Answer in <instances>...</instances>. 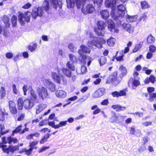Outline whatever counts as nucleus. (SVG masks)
I'll return each mask as SVG.
<instances>
[{"mask_svg": "<svg viewBox=\"0 0 156 156\" xmlns=\"http://www.w3.org/2000/svg\"><path fill=\"white\" fill-rule=\"evenodd\" d=\"M43 13V10L41 7H35L33 9L31 13L29 12H25L24 14L20 13L18 16L19 22L21 26H24L25 24V22L28 23L30 21V14L32 15L33 18L35 19L37 16H41Z\"/></svg>", "mask_w": 156, "mask_h": 156, "instance_id": "nucleus-1", "label": "nucleus"}, {"mask_svg": "<svg viewBox=\"0 0 156 156\" xmlns=\"http://www.w3.org/2000/svg\"><path fill=\"white\" fill-rule=\"evenodd\" d=\"M87 0H76V4L77 8L80 9L82 5V12L85 14L91 13L94 12L95 9L92 4H88L85 5Z\"/></svg>", "mask_w": 156, "mask_h": 156, "instance_id": "nucleus-2", "label": "nucleus"}, {"mask_svg": "<svg viewBox=\"0 0 156 156\" xmlns=\"http://www.w3.org/2000/svg\"><path fill=\"white\" fill-rule=\"evenodd\" d=\"M89 35L92 40L91 41V44L97 48H101L102 44L105 42V40L102 38L95 37L93 33L91 32L89 33Z\"/></svg>", "mask_w": 156, "mask_h": 156, "instance_id": "nucleus-3", "label": "nucleus"}, {"mask_svg": "<svg viewBox=\"0 0 156 156\" xmlns=\"http://www.w3.org/2000/svg\"><path fill=\"white\" fill-rule=\"evenodd\" d=\"M118 72L115 71L114 72L111 73L108 77V84L111 83L113 87H116L120 82L117 76Z\"/></svg>", "mask_w": 156, "mask_h": 156, "instance_id": "nucleus-4", "label": "nucleus"}, {"mask_svg": "<svg viewBox=\"0 0 156 156\" xmlns=\"http://www.w3.org/2000/svg\"><path fill=\"white\" fill-rule=\"evenodd\" d=\"M97 27H95L94 31L99 36H102L104 34V30L105 28V23L102 20L98 21L97 23Z\"/></svg>", "mask_w": 156, "mask_h": 156, "instance_id": "nucleus-5", "label": "nucleus"}, {"mask_svg": "<svg viewBox=\"0 0 156 156\" xmlns=\"http://www.w3.org/2000/svg\"><path fill=\"white\" fill-rule=\"evenodd\" d=\"M140 77H130L128 82V87H130L131 84L132 89H136V88L140 84Z\"/></svg>", "mask_w": 156, "mask_h": 156, "instance_id": "nucleus-6", "label": "nucleus"}, {"mask_svg": "<svg viewBox=\"0 0 156 156\" xmlns=\"http://www.w3.org/2000/svg\"><path fill=\"white\" fill-rule=\"evenodd\" d=\"M88 50L87 53H90V49H79L78 53L80 55L79 57V60L80 62L83 65L86 64V60L88 58V56L86 55V50Z\"/></svg>", "mask_w": 156, "mask_h": 156, "instance_id": "nucleus-7", "label": "nucleus"}, {"mask_svg": "<svg viewBox=\"0 0 156 156\" xmlns=\"http://www.w3.org/2000/svg\"><path fill=\"white\" fill-rule=\"evenodd\" d=\"M7 146V145L5 144L2 147L3 152L7 154H9V152L13 153L15 151L19 149L18 146H14L10 145L8 147Z\"/></svg>", "mask_w": 156, "mask_h": 156, "instance_id": "nucleus-8", "label": "nucleus"}, {"mask_svg": "<svg viewBox=\"0 0 156 156\" xmlns=\"http://www.w3.org/2000/svg\"><path fill=\"white\" fill-rule=\"evenodd\" d=\"M39 98L43 100L44 98H47L49 96L47 89L44 87L38 88L37 90Z\"/></svg>", "mask_w": 156, "mask_h": 156, "instance_id": "nucleus-9", "label": "nucleus"}, {"mask_svg": "<svg viewBox=\"0 0 156 156\" xmlns=\"http://www.w3.org/2000/svg\"><path fill=\"white\" fill-rule=\"evenodd\" d=\"M108 29L112 34L115 33H118L119 32V30L116 28L114 21L111 19L108 20Z\"/></svg>", "mask_w": 156, "mask_h": 156, "instance_id": "nucleus-10", "label": "nucleus"}, {"mask_svg": "<svg viewBox=\"0 0 156 156\" xmlns=\"http://www.w3.org/2000/svg\"><path fill=\"white\" fill-rule=\"evenodd\" d=\"M110 16L114 20H119L117 23H119L120 19L123 16L121 14L116 10V9H112L110 12Z\"/></svg>", "mask_w": 156, "mask_h": 156, "instance_id": "nucleus-11", "label": "nucleus"}, {"mask_svg": "<svg viewBox=\"0 0 156 156\" xmlns=\"http://www.w3.org/2000/svg\"><path fill=\"white\" fill-rule=\"evenodd\" d=\"M117 24L119 25H122L123 28L130 33H132L134 31L133 27L129 24L124 23L122 24L121 21H120Z\"/></svg>", "mask_w": 156, "mask_h": 156, "instance_id": "nucleus-12", "label": "nucleus"}, {"mask_svg": "<svg viewBox=\"0 0 156 156\" xmlns=\"http://www.w3.org/2000/svg\"><path fill=\"white\" fill-rule=\"evenodd\" d=\"M44 85L51 92H54L56 90L55 84L48 79L45 80Z\"/></svg>", "mask_w": 156, "mask_h": 156, "instance_id": "nucleus-13", "label": "nucleus"}, {"mask_svg": "<svg viewBox=\"0 0 156 156\" xmlns=\"http://www.w3.org/2000/svg\"><path fill=\"white\" fill-rule=\"evenodd\" d=\"M31 101L28 99H25L23 100L24 107L25 109H30L34 106V102Z\"/></svg>", "mask_w": 156, "mask_h": 156, "instance_id": "nucleus-14", "label": "nucleus"}, {"mask_svg": "<svg viewBox=\"0 0 156 156\" xmlns=\"http://www.w3.org/2000/svg\"><path fill=\"white\" fill-rule=\"evenodd\" d=\"M51 76L54 81L58 84L60 83L61 78L63 76L58 74L57 73L53 72L51 74Z\"/></svg>", "mask_w": 156, "mask_h": 156, "instance_id": "nucleus-15", "label": "nucleus"}, {"mask_svg": "<svg viewBox=\"0 0 156 156\" xmlns=\"http://www.w3.org/2000/svg\"><path fill=\"white\" fill-rule=\"evenodd\" d=\"M105 89L104 88H100L95 91L93 94L94 98H98L102 96L105 93Z\"/></svg>", "mask_w": 156, "mask_h": 156, "instance_id": "nucleus-16", "label": "nucleus"}, {"mask_svg": "<svg viewBox=\"0 0 156 156\" xmlns=\"http://www.w3.org/2000/svg\"><path fill=\"white\" fill-rule=\"evenodd\" d=\"M130 49H124L122 50L121 51V52H120V55H119L118 56H117V55L119 53V51H116V53L115 55H116V60L117 61L120 62L121 61H123L124 60V59L123 58V57L124 55V54L123 53L125 50L126 51V53H127L128 52Z\"/></svg>", "mask_w": 156, "mask_h": 156, "instance_id": "nucleus-17", "label": "nucleus"}, {"mask_svg": "<svg viewBox=\"0 0 156 156\" xmlns=\"http://www.w3.org/2000/svg\"><path fill=\"white\" fill-rule=\"evenodd\" d=\"M119 70L121 72V73L119 75V77L122 79L125 76L127 73V70L126 67L123 65H121L119 68Z\"/></svg>", "mask_w": 156, "mask_h": 156, "instance_id": "nucleus-18", "label": "nucleus"}, {"mask_svg": "<svg viewBox=\"0 0 156 156\" xmlns=\"http://www.w3.org/2000/svg\"><path fill=\"white\" fill-rule=\"evenodd\" d=\"M62 3L61 0H51V4L55 9L58 6L60 9H62Z\"/></svg>", "mask_w": 156, "mask_h": 156, "instance_id": "nucleus-19", "label": "nucleus"}, {"mask_svg": "<svg viewBox=\"0 0 156 156\" xmlns=\"http://www.w3.org/2000/svg\"><path fill=\"white\" fill-rule=\"evenodd\" d=\"M111 107L113 109L115 110L117 112L124 111L126 109V107L122 106L119 104L113 105L111 106Z\"/></svg>", "mask_w": 156, "mask_h": 156, "instance_id": "nucleus-20", "label": "nucleus"}, {"mask_svg": "<svg viewBox=\"0 0 156 156\" xmlns=\"http://www.w3.org/2000/svg\"><path fill=\"white\" fill-rule=\"evenodd\" d=\"M117 0H108V8L112 9H116Z\"/></svg>", "mask_w": 156, "mask_h": 156, "instance_id": "nucleus-21", "label": "nucleus"}, {"mask_svg": "<svg viewBox=\"0 0 156 156\" xmlns=\"http://www.w3.org/2000/svg\"><path fill=\"white\" fill-rule=\"evenodd\" d=\"M116 10L121 14L122 15L124 16L125 14V11L126 10V7L122 4H120L117 6Z\"/></svg>", "mask_w": 156, "mask_h": 156, "instance_id": "nucleus-22", "label": "nucleus"}, {"mask_svg": "<svg viewBox=\"0 0 156 156\" xmlns=\"http://www.w3.org/2000/svg\"><path fill=\"white\" fill-rule=\"evenodd\" d=\"M55 94L56 96L59 98H65L66 95V93L62 90H57Z\"/></svg>", "mask_w": 156, "mask_h": 156, "instance_id": "nucleus-23", "label": "nucleus"}, {"mask_svg": "<svg viewBox=\"0 0 156 156\" xmlns=\"http://www.w3.org/2000/svg\"><path fill=\"white\" fill-rule=\"evenodd\" d=\"M63 73L67 77L70 78L72 75V73L71 70L66 68L63 67L62 69Z\"/></svg>", "mask_w": 156, "mask_h": 156, "instance_id": "nucleus-24", "label": "nucleus"}, {"mask_svg": "<svg viewBox=\"0 0 156 156\" xmlns=\"http://www.w3.org/2000/svg\"><path fill=\"white\" fill-rule=\"evenodd\" d=\"M112 116L110 118L109 121L112 123H117V114L113 111H111Z\"/></svg>", "mask_w": 156, "mask_h": 156, "instance_id": "nucleus-25", "label": "nucleus"}, {"mask_svg": "<svg viewBox=\"0 0 156 156\" xmlns=\"http://www.w3.org/2000/svg\"><path fill=\"white\" fill-rule=\"evenodd\" d=\"M29 93L31 96L30 99L33 101H35L37 98V96L35 92L33 90L32 88H31V90Z\"/></svg>", "mask_w": 156, "mask_h": 156, "instance_id": "nucleus-26", "label": "nucleus"}, {"mask_svg": "<svg viewBox=\"0 0 156 156\" xmlns=\"http://www.w3.org/2000/svg\"><path fill=\"white\" fill-rule=\"evenodd\" d=\"M51 135V134L49 133H47L44 135L40 141V144H43L46 142L48 141V139H49Z\"/></svg>", "mask_w": 156, "mask_h": 156, "instance_id": "nucleus-27", "label": "nucleus"}, {"mask_svg": "<svg viewBox=\"0 0 156 156\" xmlns=\"http://www.w3.org/2000/svg\"><path fill=\"white\" fill-rule=\"evenodd\" d=\"M18 109L19 110H21L23 109L24 106V103L22 98H20L17 101Z\"/></svg>", "mask_w": 156, "mask_h": 156, "instance_id": "nucleus-28", "label": "nucleus"}, {"mask_svg": "<svg viewBox=\"0 0 156 156\" xmlns=\"http://www.w3.org/2000/svg\"><path fill=\"white\" fill-rule=\"evenodd\" d=\"M31 88L32 87L31 86H28L27 84L24 85L22 88L24 95H27V92L28 90H29V92L31 90Z\"/></svg>", "mask_w": 156, "mask_h": 156, "instance_id": "nucleus-29", "label": "nucleus"}, {"mask_svg": "<svg viewBox=\"0 0 156 156\" xmlns=\"http://www.w3.org/2000/svg\"><path fill=\"white\" fill-rule=\"evenodd\" d=\"M67 6L68 8L73 7L75 5L76 0H66Z\"/></svg>", "mask_w": 156, "mask_h": 156, "instance_id": "nucleus-30", "label": "nucleus"}, {"mask_svg": "<svg viewBox=\"0 0 156 156\" xmlns=\"http://www.w3.org/2000/svg\"><path fill=\"white\" fill-rule=\"evenodd\" d=\"M73 63V62H72L71 61H69L67 62L66 65L68 68L71 71H74L75 69V66Z\"/></svg>", "mask_w": 156, "mask_h": 156, "instance_id": "nucleus-31", "label": "nucleus"}, {"mask_svg": "<svg viewBox=\"0 0 156 156\" xmlns=\"http://www.w3.org/2000/svg\"><path fill=\"white\" fill-rule=\"evenodd\" d=\"M12 59L14 62H18L20 60L22 59V57L20 52H18L16 55H14Z\"/></svg>", "mask_w": 156, "mask_h": 156, "instance_id": "nucleus-32", "label": "nucleus"}, {"mask_svg": "<svg viewBox=\"0 0 156 156\" xmlns=\"http://www.w3.org/2000/svg\"><path fill=\"white\" fill-rule=\"evenodd\" d=\"M98 62L100 66H102L107 62V58L104 56H101L100 58L98 59Z\"/></svg>", "mask_w": 156, "mask_h": 156, "instance_id": "nucleus-33", "label": "nucleus"}, {"mask_svg": "<svg viewBox=\"0 0 156 156\" xmlns=\"http://www.w3.org/2000/svg\"><path fill=\"white\" fill-rule=\"evenodd\" d=\"M140 5L142 9H146L150 8V5L148 2L145 1H142L140 2Z\"/></svg>", "mask_w": 156, "mask_h": 156, "instance_id": "nucleus-34", "label": "nucleus"}, {"mask_svg": "<svg viewBox=\"0 0 156 156\" xmlns=\"http://www.w3.org/2000/svg\"><path fill=\"white\" fill-rule=\"evenodd\" d=\"M149 97L147 99L149 100L150 102H152L156 98V92L151 93L149 94Z\"/></svg>", "mask_w": 156, "mask_h": 156, "instance_id": "nucleus-35", "label": "nucleus"}, {"mask_svg": "<svg viewBox=\"0 0 156 156\" xmlns=\"http://www.w3.org/2000/svg\"><path fill=\"white\" fill-rule=\"evenodd\" d=\"M3 21L5 23L6 27H10V24L9 23V18L6 16H4Z\"/></svg>", "mask_w": 156, "mask_h": 156, "instance_id": "nucleus-36", "label": "nucleus"}, {"mask_svg": "<svg viewBox=\"0 0 156 156\" xmlns=\"http://www.w3.org/2000/svg\"><path fill=\"white\" fill-rule=\"evenodd\" d=\"M128 91V89L127 87H126L122 89L119 91V97L120 96H125L126 95V92Z\"/></svg>", "mask_w": 156, "mask_h": 156, "instance_id": "nucleus-37", "label": "nucleus"}, {"mask_svg": "<svg viewBox=\"0 0 156 156\" xmlns=\"http://www.w3.org/2000/svg\"><path fill=\"white\" fill-rule=\"evenodd\" d=\"M5 93L6 91L5 88L3 86H2L0 90V96L1 99H3L5 97Z\"/></svg>", "mask_w": 156, "mask_h": 156, "instance_id": "nucleus-38", "label": "nucleus"}, {"mask_svg": "<svg viewBox=\"0 0 156 156\" xmlns=\"http://www.w3.org/2000/svg\"><path fill=\"white\" fill-rule=\"evenodd\" d=\"M43 6L44 8L46 11L49 10V3L47 0H45L44 2Z\"/></svg>", "mask_w": 156, "mask_h": 156, "instance_id": "nucleus-39", "label": "nucleus"}, {"mask_svg": "<svg viewBox=\"0 0 156 156\" xmlns=\"http://www.w3.org/2000/svg\"><path fill=\"white\" fill-rule=\"evenodd\" d=\"M142 70L144 73L147 75H150L153 71L152 70L149 69L146 67H143L142 69Z\"/></svg>", "mask_w": 156, "mask_h": 156, "instance_id": "nucleus-40", "label": "nucleus"}, {"mask_svg": "<svg viewBox=\"0 0 156 156\" xmlns=\"http://www.w3.org/2000/svg\"><path fill=\"white\" fill-rule=\"evenodd\" d=\"M100 14L102 18L104 20H106L107 19V11L106 10L101 11Z\"/></svg>", "mask_w": 156, "mask_h": 156, "instance_id": "nucleus-41", "label": "nucleus"}, {"mask_svg": "<svg viewBox=\"0 0 156 156\" xmlns=\"http://www.w3.org/2000/svg\"><path fill=\"white\" fill-rule=\"evenodd\" d=\"M17 17L15 15H13L11 19L12 26L13 27H15L17 25Z\"/></svg>", "mask_w": 156, "mask_h": 156, "instance_id": "nucleus-42", "label": "nucleus"}, {"mask_svg": "<svg viewBox=\"0 0 156 156\" xmlns=\"http://www.w3.org/2000/svg\"><path fill=\"white\" fill-rule=\"evenodd\" d=\"M115 38L111 37L109 39H108V45L110 46H113L115 44Z\"/></svg>", "mask_w": 156, "mask_h": 156, "instance_id": "nucleus-43", "label": "nucleus"}, {"mask_svg": "<svg viewBox=\"0 0 156 156\" xmlns=\"http://www.w3.org/2000/svg\"><path fill=\"white\" fill-rule=\"evenodd\" d=\"M147 41L148 43H152L155 41V38L151 34H150L147 38Z\"/></svg>", "mask_w": 156, "mask_h": 156, "instance_id": "nucleus-44", "label": "nucleus"}, {"mask_svg": "<svg viewBox=\"0 0 156 156\" xmlns=\"http://www.w3.org/2000/svg\"><path fill=\"white\" fill-rule=\"evenodd\" d=\"M47 124H48L49 126H51L53 128L55 129H57V124H55V123L54 121H48Z\"/></svg>", "mask_w": 156, "mask_h": 156, "instance_id": "nucleus-45", "label": "nucleus"}, {"mask_svg": "<svg viewBox=\"0 0 156 156\" xmlns=\"http://www.w3.org/2000/svg\"><path fill=\"white\" fill-rule=\"evenodd\" d=\"M20 54L22 57V59L27 58L29 57V54L28 52L26 51H24L20 52Z\"/></svg>", "mask_w": 156, "mask_h": 156, "instance_id": "nucleus-46", "label": "nucleus"}, {"mask_svg": "<svg viewBox=\"0 0 156 156\" xmlns=\"http://www.w3.org/2000/svg\"><path fill=\"white\" fill-rule=\"evenodd\" d=\"M67 124V121H61L59 122V124H57V129L61 127L65 126Z\"/></svg>", "mask_w": 156, "mask_h": 156, "instance_id": "nucleus-47", "label": "nucleus"}, {"mask_svg": "<svg viewBox=\"0 0 156 156\" xmlns=\"http://www.w3.org/2000/svg\"><path fill=\"white\" fill-rule=\"evenodd\" d=\"M125 118V116H120L119 114H117V123H118L123 121L124 119Z\"/></svg>", "mask_w": 156, "mask_h": 156, "instance_id": "nucleus-48", "label": "nucleus"}, {"mask_svg": "<svg viewBox=\"0 0 156 156\" xmlns=\"http://www.w3.org/2000/svg\"><path fill=\"white\" fill-rule=\"evenodd\" d=\"M22 126L21 125H20L17 126L15 128V129L13 130L16 133H20L21 134V132L22 131Z\"/></svg>", "mask_w": 156, "mask_h": 156, "instance_id": "nucleus-49", "label": "nucleus"}, {"mask_svg": "<svg viewBox=\"0 0 156 156\" xmlns=\"http://www.w3.org/2000/svg\"><path fill=\"white\" fill-rule=\"evenodd\" d=\"M69 57L70 60L71 61V62H75L77 61V59L76 57L74 56L73 54H69Z\"/></svg>", "mask_w": 156, "mask_h": 156, "instance_id": "nucleus-50", "label": "nucleus"}, {"mask_svg": "<svg viewBox=\"0 0 156 156\" xmlns=\"http://www.w3.org/2000/svg\"><path fill=\"white\" fill-rule=\"evenodd\" d=\"M150 82L152 83H154L156 81V77L153 75L151 74L149 76Z\"/></svg>", "mask_w": 156, "mask_h": 156, "instance_id": "nucleus-51", "label": "nucleus"}, {"mask_svg": "<svg viewBox=\"0 0 156 156\" xmlns=\"http://www.w3.org/2000/svg\"><path fill=\"white\" fill-rule=\"evenodd\" d=\"M130 133L131 135H134L136 134V131L134 126H133L130 128Z\"/></svg>", "mask_w": 156, "mask_h": 156, "instance_id": "nucleus-52", "label": "nucleus"}, {"mask_svg": "<svg viewBox=\"0 0 156 156\" xmlns=\"http://www.w3.org/2000/svg\"><path fill=\"white\" fill-rule=\"evenodd\" d=\"M146 150L147 148L146 146L141 145L137 150L139 153H142L144 152Z\"/></svg>", "mask_w": 156, "mask_h": 156, "instance_id": "nucleus-53", "label": "nucleus"}, {"mask_svg": "<svg viewBox=\"0 0 156 156\" xmlns=\"http://www.w3.org/2000/svg\"><path fill=\"white\" fill-rule=\"evenodd\" d=\"M5 119V116H4V111L0 108V121H4Z\"/></svg>", "mask_w": 156, "mask_h": 156, "instance_id": "nucleus-54", "label": "nucleus"}, {"mask_svg": "<svg viewBox=\"0 0 156 156\" xmlns=\"http://www.w3.org/2000/svg\"><path fill=\"white\" fill-rule=\"evenodd\" d=\"M6 57L9 59H10L13 58V54L11 52H8L5 54Z\"/></svg>", "mask_w": 156, "mask_h": 156, "instance_id": "nucleus-55", "label": "nucleus"}, {"mask_svg": "<svg viewBox=\"0 0 156 156\" xmlns=\"http://www.w3.org/2000/svg\"><path fill=\"white\" fill-rule=\"evenodd\" d=\"M13 93L16 94L18 93V90L16 87V86L15 84H13L12 86Z\"/></svg>", "mask_w": 156, "mask_h": 156, "instance_id": "nucleus-56", "label": "nucleus"}, {"mask_svg": "<svg viewBox=\"0 0 156 156\" xmlns=\"http://www.w3.org/2000/svg\"><path fill=\"white\" fill-rule=\"evenodd\" d=\"M119 92L117 91L112 92L111 94L114 97L119 98Z\"/></svg>", "mask_w": 156, "mask_h": 156, "instance_id": "nucleus-57", "label": "nucleus"}, {"mask_svg": "<svg viewBox=\"0 0 156 156\" xmlns=\"http://www.w3.org/2000/svg\"><path fill=\"white\" fill-rule=\"evenodd\" d=\"M152 122L151 121H146L143 122L142 123V125L144 126H149L152 125Z\"/></svg>", "mask_w": 156, "mask_h": 156, "instance_id": "nucleus-58", "label": "nucleus"}, {"mask_svg": "<svg viewBox=\"0 0 156 156\" xmlns=\"http://www.w3.org/2000/svg\"><path fill=\"white\" fill-rule=\"evenodd\" d=\"M37 48V44L36 43H31L28 46V49H36Z\"/></svg>", "mask_w": 156, "mask_h": 156, "instance_id": "nucleus-59", "label": "nucleus"}, {"mask_svg": "<svg viewBox=\"0 0 156 156\" xmlns=\"http://www.w3.org/2000/svg\"><path fill=\"white\" fill-rule=\"evenodd\" d=\"M134 16H130L127 15L126 17V20L127 21L133 22L135 21L134 19Z\"/></svg>", "mask_w": 156, "mask_h": 156, "instance_id": "nucleus-60", "label": "nucleus"}, {"mask_svg": "<svg viewBox=\"0 0 156 156\" xmlns=\"http://www.w3.org/2000/svg\"><path fill=\"white\" fill-rule=\"evenodd\" d=\"M102 1L103 0H93L94 4L97 5L98 7L101 6Z\"/></svg>", "mask_w": 156, "mask_h": 156, "instance_id": "nucleus-61", "label": "nucleus"}, {"mask_svg": "<svg viewBox=\"0 0 156 156\" xmlns=\"http://www.w3.org/2000/svg\"><path fill=\"white\" fill-rule=\"evenodd\" d=\"M49 146H43L38 151L39 153H41L45 150L48 149L49 148Z\"/></svg>", "mask_w": 156, "mask_h": 156, "instance_id": "nucleus-62", "label": "nucleus"}, {"mask_svg": "<svg viewBox=\"0 0 156 156\" xmlns=\"http://www.w3.org/2000/svg\"><path fill=\"white\" fill-rule=\"evenodd\" d=\"M48 119H44L42 120L40 122H39L38 125L39 126H42L44 125L47 124V121Z\"/></svg>", "mask_w": 156, "mask_h": 156, "instance_id": "nucleus-63", "label": "nucleus"}, {"mask_svg": "<svg viewBox=\"0 0 156 156\" xmlns=\"http://www.w3.org/2000/svg\"><path fill=\"white\" fill-rule=\"evenodd\" d=\"M78 98L76 96L74 95L73 97H71L70 98H68L66 101L67 102H69L71 101H74L76 100Z\"/></svg>", "mask_w": 156, "mask_h": 156, "instance_id": "nucleus-64", "label": "nucleus"}]
</instances>
